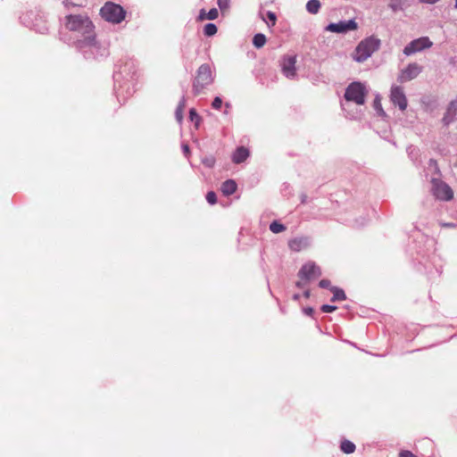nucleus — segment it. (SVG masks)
<instances>
[{
	"mask_svg": "<svg viewBox=\"0 0 457 457\" xmlns=\"http://www.w3.org/2000/svg\"><path fill=\"white\" fill-rule=\"evenodd\" d=\"M380 40L374 36L362 39L352 54L353 59L357 62L368 60L373 53L378 50Z\"/></svg>",
	"mask_w": 457,
	"mask_h": 457,
	"instance_id": "1",
	"label": "nucleus"
},
{
	"mask_svg": "<svg viewBox=\"0 0 457 457\" xmlns=\"http://www.w3.org/2000/svg\"><path fill=\"white\" fill-rule=\"evenodd\" d=\"M65 27L71 31H79L87 35V39H93L92 36L94 25L87 15H67L65 17Z\"/></svg>",
	"mask_w": 457,
	"mask_h": 457,
	"instance_id": "2",
	"label": "nucleus"
},
{
	"mask_svg": "<svg viewBox=\"0 0 457 457\" xmlns=\"http://www.w3.org/2000/svg\"><path fill=\"white\" fill-rule=\"evenodd\" d=\"M213 81L212 69L209 64H202L197 71L193 82V92L195 96L203 92V90Z\"/></svg>",
	"mask_w": 457,
	"mask_h": 457,
	"instance_id": "3",
	"label": "nucleus"
},
{
	"mask_svg": "<svg viewBox=\"0 0 457 457\" xmlns=\"http://www.w3.org/2000/svg\"><path fill=\"white\" fill-rule=\"evenodd\" d=\"M103 19L112 23H120L126 15L124 9L112 2H107L100 10Z\"/></svg>",
	"mask_w": 457,
	"mask_h": 457,
	"instance_id": "4",
	"label": "nucleus"
},
{
	"mask_svg": "<svg viewBox=\"0 0 457 457\" xmlns=\"http://www.w3.org/2000/svg\"><path fill=\"white\" fill-rule=\"evenodd\" d=\"M366 90L361 82L351 83L345 93L347 101L354 102L357 104H363L365 102Z\"/></svg>",
	"mask_w": 457,
	"mask_h": 457,
	"instance_id": "5",
	"label": "nucleus"
},
{
	"mask_svg": "<svg viewBox=\"0 0 457 457\" xmlns=\"http://www.w3.org/2000/svg\"><path fill=\"white\" fill-rule=\"evenodd\" d=\"M432 191L436 198L442 201H450L453 198V191L445 182L433 179Z\"/></svg>",
	"mask_w": 457,
	"mask_h": 457,
	"instance_id": "6",
	"label": "nucleus"
},
{
	"mask_svg": "<svg viewBox=\"0 0 457 457\" xmlns=\"http://www.w3.org/2000/svg\"><path fill=\"white\" fill-rule=\"evenodd\" d=\"M433 46V42L428 37H421L420 38L411 41L403 49L405 55H411L417 52H420L424 49L430 48Z\"/></svg>",
	"mask_w": 457,
	"mask_h": 457,
	"instance_id": "7",
	"label": "nucleus"
},
{
	"mask_svg": "<svg viewBox=\"0 0 457 457\" xmlns=\"http://www.w3.org/2000/svg\"><path fill=\"white\" fill-rule=\"evenodd\" d=\"M298 276L303 280H313L321 276V270L315 262H308L303 265L298 272Z\"/></svg>",
	"mask_w": 457,
	"mask_h": 457,
	"instance_id": "8",
	"label": "nucleus"
},
{
	"mask_svg": "<svg viewBox=\"0 0 457 457\" xmlns=\"http://www.w3.org/2000/svg\"><path fill=\"white\" fill-rule=\"evenodd\" d=\"M296 56L295 55H285L281 62L280 67L282 73L290 79L296 77Z\"/></svg>",
	"mask_w": 457,
	"mask_h": 457,
	"instance_id": "9",
	"label": "nucleus"
},
{
	"mask_svg": "<svg viewBox=\"0 0 457 457\" xmlns=\"http://www.w3.org/2000/svg\"><path fill=\"white\" fill-rule=\"evenodd\" d=\"M422 71V67L416 62L410 63L404 70L402 71L398 80L402 83L410 81L415 79Z\"/></svg>",
	"mask_w": 457,
	"mask_h": 457,
	"instance_id": "10",
	"label": "nucleus"
},
{
	"mask_svg": "<svg viewBox=\"0 0 457 457\" xmlns=\"http://www.w3.org/2000/svg\"><path fill=\"white\" fill-rule=\"evenodd\" d=\"M390 98L395 105H398L400 110L404 111L407 108V99L401 87H392Z\"/></svg>",
	"mask_w": 457,
	"mask_h": 457,
	"instance_id": "11",
	"label": "nucleus"
},
{
	"mask_svg": "<svg viewBox=\"0 0 457 457\" xmlns=\"http://www.w3.org/2000/svg\"><path fill=\"white\" fill-rule=\"evenodd\" d=\"M357 29V23L353 21H340L338 23H330L326 28V30L335 33H343L348 30H354Z\"/></svg>",
	"mask_w": 457,
	"mask_h": 457,
	"instance_id": "12",
	"label": "nucleus"
},
{
	"mask_svg": "<svg viewBox=\"0 0 457 457\" xmlns=\"http://www.w3.org/2000/svg\"><path fill=\"white\" fill-rule=\"evenodd\" d=\"M309 246L307 237H295L288 241V247L294 252H300Z\"/></svg>",
	"mask_w": 457,
	"mask_h": 457,
	"instance_id": "13",
	"label": "nucleus"
},
{
	"mask_svg": "<svg viewBox=\"0 0 457 457\" xmlns=\"http://www.w3.org/2000/svg\"><path fill=\"white\" fill-rule=\"evenodd\" d=\"M249 156V151L244 146L237 148L232 155V161L235 163H241L245 162Z\"/></svg>",
	"mask_w": 457,
	"mask_h": 457,
	"instance_id": "14",
	"label": "nucleus"
},
{
	"mask_svg": "<svg viewBox=\"0 0 457 457\" xmlns=\"http://www.w3.org/2000/svg\"><path fill=\"white\" fill-rule=\"evenodd\" d=\"M457 113V100L452 101L447 108L446 113L443 118V122L448 125L453 119V116Z\"/></svg>",
	"mask_w": 457,
	"mask_h": 457,
	"instance_id": "15",
	"label": "nucleus"
},
{
	"mask_svg": "<svg viewBox=\"0 0 457 457\" xmlns=\"http://www.w3.org/2000/svg\"><path fill=\"white\" fill-rule=\"evenodd\" d=\"M237 190V183L233 179H228L221 185V192L225 195H230Z\"/></svg>",
	"mask_w": 457,
	"mask_h": 457,
	"instance_id": "16",
	"label": "nucleus"
},
{
	"mask_svg": "<svg viewBox=\"0 0 457 457\" xmlns=\"http://www.w3.org/2000/svg\"><path fill=\"white\" fill-rule=\"evenodd\" d=\"M320 9V2L319 0H309L306 4V10L312 13L316 14Z\"/></svg>",
	"mask_w": 457,
	"mask_h": 457,
	"instance_id": "17",
	"label": "nucleus"
},
{
	"mask_svg": "<svg viewBox=\"0 0 457 457\" xmlns=\"http://www.w3.org/2000/svg\"><path fill=\"white\" fill-rule=\"evenodd\" d=\"M266 37L262 33L254 35L253 38V44L256 48H261L266 44Z\"/></svg>",
	"mask_w": 457,
	"mask_h": 457,
	"instance_id": "18",
	"label": "nucleus"
},
{
	"mask_svg": "<svg viewBox=\"0 0 457 457\" xmlns=\"http://www.w3.org/2000/svg\"><path fill=\"white\" fill-rule=\"evenodd\" d=\"M340 448L345 453L349 454L353 453L355 451L356 447L355 445L351 441L345 440L341 443Z\"/></svg>",
	"mask_w": 457,
	"mask_h": 457,
	"instance_id": "19",
	"label": "nucleus"
},
{
	"mask_svg": "<svg viewBox=\"0 0 457 457\" xmlns=\"http://www.w3.org/2000/svg\"><path fill=\"white\" fill-rule=\"evenodd\" d=\"M185 108H186V100H185V98H182L180 100V102L179 103L176 112H175L176 118L179 122L183 120V113H184Z\"/></svg>",
	"mask_w": 457,
	"mask_h": 457,
	"instance_id": "20",
	"label": "nucleus"
},
{
	"mask_svg": "<svg viewBox=\"0 0 457 457\" xmlns=\"http://www.w3.org/2000/svg\"><path fill=\"white\" fill-rule=\"evenodd\" d=\"M331 291L333 292V297L331 301H343L346 298L344 290L337 288V287H331Z\"/></svg>",
	"mask_w": 457,
	"mask_h": 457,
	"instance_id": "21",
	"label": "nucleus"
},
{
	"mask_svg": "<svg viewBox=\"0 0 457 457\" xmlns=\"http://www.w3.org/2000/svg\"><path fill=\"white\" fill-rule=\"evenodd\" d=\"M217 26L213 23H207L204 28V33L207 37L214 36L217 33Z\"/></svg>",
	"mask_w": 457,
	"mask_h": 457,
	"instance_id": "22",
	"label": "nucleus"
},
{
	"mask_svg": "<svg viewBox=\"0 0 457 457\" xmlns=\"http://www.w3.org/2000/svg\"><path fill=\"white\" fill-rule=\"evenodd\" d=\"M217 4L222 14L228 12L230 7V0H217Z\"/></svg>",
	"mask_w": 457,
	"mask_h": 457,
	"instance_id": "23",
	"label": "nucleus"
},
{
	"mask_svg": "<svg viewBox=\"0 0 457 457\" xmlns=\"http://www.w3.org/2000/svg\"><path fill=\"white\" fill-rule=\"evenodd\" d=\"M270 229L273 233L278 234L286 230V227L278 221H273L270 225Z\"/></svg>",
	"mask_w": 457,
	"mask_h": 457,
	"instance_id": "24",
	"label": "nucleus"
},
{
	"mask_svg": "<svg viewBox=\"0 0 457 457\" xmlns=\"http://www.w3.org/2000/svg\"><path fill=\"white\" fill-rule=\"evenodd\" d=\"M404 1L405 0H390L389 6L394 12L402 10Z\"/></svg>",
	"mask_w": 457,
	"mask_h": 457,
	"instance_id": "25",
	"label": "nucleus"
},
{
	"mask_svg": "<svg viewBox=\"0 0 457 457\" xmlns=\"http://www.w3.org/2000/svg\"><path fill=\"white\" fill-rule=\"evenodd\" d=\"M219 16V12L216 8H212L207 13H206V20H215Z\"/></svg>",
	"mask_w": 457,
	"mask_h": 457,
	"instance_id": "26",
	"label": "nucleus"
},
{
	"mask_svg": "<svg viewBox=\"0 0 457 457\" xmlns=\"http://www.w3.org/2000/svg\"><path fill=\"white\" fill-rule=\"evenodd\" d=\"M206 200L210 204H215L217 203V196L213 191H210L206 195Z\"/></svg>",
	"mask_w": 457,
	"mask_h": 457,
	"instance_id": "27",
	"label": "nucleus"
},
{
	"mask_svg": "<svg viewBox=\"0 0 457 457\" xmlns=\"http://www.w3.org/2000/svg\"><path fill=\"white\" fill-rule=\"evenodd\" d=\"M189 117L192 121H195L196 125L201 120L200 116L197 114L196 111L195 109H191L189 111Z\"/></svg>",
	"mask_w": 457,
	"mask_h": 457,
	"instance_id": "28",
	"label": "nucleus"
},
{
	"mask_svg": "<svg viewBox=\"0 0 457 457\" xmlns=\"http://www.w3.org/2000/svg\"><path fill=\"white\" fill-rule=\"evenodd\" d=\"M222 105V100L220 97L219 96H216L213 101H212V106L214 108V109H220Z\"/></svg>",
	"mask_w": 457,
	"mask_h": 457,
	"instance_id": "29",
	"label": "nucleus"
},
{
	"mask_svg": "<svg viewBox=\"0 0 457 457\" xmlns=\"http://www.w3.org/2000/svg\"><path fill=\"white\" fill-rule=\"evenodd\" d=\"M267 17L270 20V21L271 22L270 26H272V27L275 26L276 21H277L276 14L273 12H268Z\"/></svg>",
	"mask_w": 457,
	"mask_h": 457,
	"instance_id": "30",
	"label": "nucleus"
},
{
	"mask_svg": "<svg viewBox=\"0 0 457 457\" xmlns=\"http://www.w3.org/2000/svg\"><path fill=\"white\" fill-rule=\"evenodd\" d=\"M336 309H337V306H334V305L324 304L321 306V311L323 312H332Z\"/></svg>",
	"mask_w": 457,
	"mask_h": 457,
	"instance_id": "31",
	"label": "nucleus"
},
{
	"mask_svg": "<svg viewBox=\"0 0 457 457\" xmlns=\"http://www.w3.org/2000/svg\"><path fill=\"white\" fill-rule=\"evenodd\" d=\"M374 105H375V108L378 110V112H379L380 115H384L385 114L383 109L381 108V104H380L379 100L376 99L374 101Z\"/></svg>",
	"mask_w": 457,
	"mask_h": 457,
	"instance_id": "32",
	"label": "nucleus"
},
{
	"mask_svg": "<svg viewBox=\"0 0 457 457\" xmlns=\"http://www.w3.org/2000/svg\"><path fill=\"white\" fill-rule=\"evenodd\" d=\"M319 286L322 288H328L330 287V281L328 279H321Z\"/></svg>",
	"mask_w": 457,
	"mask_h": 457,
	"instance_id": "33",
	"label": "nucleus"
},
{
	"mask_svg": "<svg viewBox=\"0 0 457 457\" xmlns=\"http://www.w3.org/2000/svg\"><path fill=\"white\" fill-rule=\"evenodd\" d=\"M399 457H416V456L410 451H403L400 453Z\"/></svg>",
	"mask_w": 457,
	"mask_h": 457,
	"instance_id": "34",
	"label": "nucleus"
},
{
	"mask_svg": "<svg viewBox=\"0 0 457 457\" xmlns=\"http://www.w3.org/2000/svg\"><path fill=\"white\" fill-rule=\"evenodd\" d=\"M205 19H206V13H205L204 10H201V12L199 13V20L204 21Z\"/></svg>",
	"mask_w": 457,
	"mask_h": 457,
	"instance_id": "35",
	"label": "nucleus"
},
{
	"mask_svg": "<svg viewBox=\"0 0 457 457\" xmlns=\"http://www.w3.org/2000/svg\"><path fill=\"white\" fill-rule=\"evenodd\" d=\"M420 3H425V4H435L436 2H438L439 0H419Z\"/></svg>",
	"mask_w": 457,
	"mask_h": 457,
	"instance_id": "36",
	"label": "nucleus"
},
{
	"mask_svg": "<svg viewBox=\"0 0 457 457\" xmlns=\"http://www.w3.org/2000/svg\"><path fill=\"white\" fill-rule=\"evenodd\" d=\"M63 4H64L67 8H69L70 6H73V5H75V4H74L73 3H71L70 0H65V1L63 2Z\"/></svg>",
	"mask_w": 457,
	"mask_h": 457,
	"instance_id": "37",
	"label": "nucleus"
},
{
	"mask_svg": "<svg viewBox=\"0 0 457 457\" xmlns=\"http://www.w3.org/2000/svg\"><path fill=\"white\" fill-rule=\"evenodd\" d=\"M304 312L307 314V315H312V312H313V309L312 308H307L304 310Z\"/></svg>",
	"mask_w": 457,
	"mask_h": 457,
	"instance_id": "38",
	"label": "nucleus"
},
{
	"mask_svg": "<svg viewBox=\"0 0 457 457\" xmlns=\"http://www.w3.org/2000/svg\"><path fill=\"white\" fill-rule=\"evenodd\" d=\"M183 148H184V151H185L186 153H188L189 148H188V146H187V145H184V146H183Z\"/></svg>",
	"mask_w": 457,
	"mask_h": 457,
	"instance_id": "39",
	"label": "nucleus"
},
{
	"mask_svg": "<svg viewBox=\"0 0 457 457\" xmlns=\"http://www.w3.org/2000/svg\"><path fill=\"white\" fill-rule=\"evenodd\" d=\"M444 226H445V227H449V228H452V227H453V224H452V223H447V224H445Z\"/></svg>",
	"mask_w": 457,
	"mask_h": 457,
	"instance_id": "40",
	"label": "nucleus"
},
{
	"mask_svg": "<svg viewBox=\"0 0 457 457\" xmlns=\"http://www.w3.org/2000/svg\"><path fill=\"white\" fill-rule=\"evenodd\" d=\"M430 163H431V164L433 163V164H435V166H436V161H434V160H430Z\"/></svg>",
	"mask_w": 457,
	"mask_h": 457,
	"instance_id": "41",
	"label": "nucleus"
},
{
	"mask_svg": "<svg viewBox=\"0 0 457 457\" xmlns=\"http://www.w3.org/2000/svg\"><path fill=\"white\" fill-rule=\"evenodd\" d=\"M207 164H208L209 166H212V165L213 164V161H212L211 162H207Z\"/></svg>",
	"mask_w": 457,
	"mask_h": 457,
	"instance_id": "42",
	"label": "nucleus"
},
{
	"mask_svg": "<svg viewBox=\"0 0 457 457\" xmlns=\"http://www.w3.org/2000/svg\"><path fill=\"white\" fill-rule=\"evenodd\" d=\"M207 164H208L209 166H212V165L213 164V161H212L211 162H207Z\"/></svg>",
	"mask_w": 457,
	"mask_h": 457,
	"instance_id": "43",
	"label": "nucleus"
},
{
	"mask_svg": "<svg viewBox=\"0 0 457 457\" xmlns=\"http://www.w3.org/2000/svg\"><path fill=\"white\" fill-rule=\"evenodd\" d=\"M305 296H306V297H308V296H309V293H308V292H306V293H305Z\"/></svg>",
	"mask_w": 457,
	"mask_h": 457,
	"instance_id": "44",
	"label": "nucleus"
},
{
	"mask_svg": "<svg viewBox=\"0 0 457 457\" xmlns=\"http://www.w3.org/2000/svg\"><path fill=\"white\" fill-rule=\"evenodd\" d=\"M454 6L457 9V0L455 1V5Z\"/></svg>",
	"mask_w": 457,
	"mask_h": 457,
	"instance_id": "45",
	"label": "nucleus"
}]
</instances>
